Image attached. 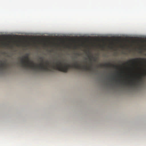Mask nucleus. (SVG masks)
Returning <instances> with one entry per match:
<instances>
[{"label": "nucleus", "mask_w": 146, "mask_h": 146, "mask_svg": "<svg viewBox=\"0 0 146 146\" xmlns=\"http://www.w3.org/2000/svg\"><path fill=\"white\" fill-rule=\"evenodd\" d=\"M39 59L41 62L36 64L33 62L30 61L29 55L27 54L25 56H23V58L21 59V66L25 68H29L35 71H51L52 68L64 72H67L70 68L83 70V65H79L77 61H76L72 65L68 64H63L61 62H58L56 63V65L53 64L51 66L48 61H46L45 65L44 64L43 57H40Z\"/></svg>", "instance_id": "obj_1"}, {"label": "nucleus", "mask_w": 146, "mask_h": 146, "mask_svg": "<svg viewBox=\"0 0 146 146\" xmlns=\"http://www.w3.org/2000/svg\"><path fill=\"white\" fill-rule=\"evenodd\" d=\"M116 82L119 83L121 82L122 85L126 86H129L131 87H135L141 85L143 83V77H139L138 78H136L135 80H133L130 81L122 80V81L120 80H116Z\"/></svg>", "instance_id": "obj_2"}, {"label": "nucleus", "mask_w": 146, "mask_h": 146, "mask_svg": "<svg viewBox=\"0 0 146 146\" xmlns=\"http://www.w3.org/2000/svg\"><path fill=\"white\" fill-rule=\"evenodd\" d=\"M142 59V60H143L144 59H140L138 58H133L131 60L128 61L126 63L127 64L129 62H131L133 63V64H134L135 63H137L138 62H139L140 60Z\"/></svg>", "instance_id": "obj_3"}, {"label": "nucleus", "mask_w": 146, "mask_h": 146, "mask_svg": "<svg viewBox=\"0 0 146 146\" xmlns=\"http://www.w3.org/2000/svg\"><path fill=\"white\" fill-rule=\"evenodd\" d=\"M8 66V64L6 62H1L0 64V69L3 70L6 68Z\"/></svg>", "instance_id": "obj_4"}, {"label": "nucleus", "mask_w": 146, "mask_h": 146, "mask_svg": "<svg viewBox=\"0 0 146 146\" xmlns=\"http://www.w3.org/2000/svg\"><path fill=\"white\" fill-rule=\"evenodd\" d=\"M112 66L113 67H117L115 65H112L110 64L109 63H108V64L106 63L105 64H104V65H103L102 64H101L100 65V66L101 67H109V66Z\"/></svg>", "instance_id": "obj_5"}, {"label": "nucleus", "mask_w": 146, "mask_h": 146, "mask_svg": "<svg viewBox=\"0 0 146 146\" xmlns=\"http://www.w3.org/2000/svg\"><path fill=\"white\" fill-rule=\"evenodd\" d=\"M88 56L90 57H91V58H93V60L94 61V62H96V58H94V57L93 56H90L89 55H88Z\"/></svg>", "instance_id": "obj_6"}, {"label": "nucleus", "mask_w": 146, "mask_h": 146, "mask_svg": "<svg viewBox=\"0 0 146 146\" xmlns=\"http://www.w3.org/2000/svg\"><path fill=\"white\" fill-rule=\"evenodd\" d=\"M90 61H91L92 60V59L91 58H90Z\"/></svg>", "instance_id": "obj_7"}]
</instances>
